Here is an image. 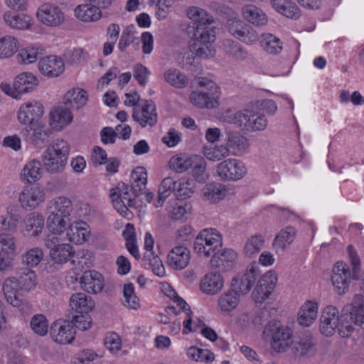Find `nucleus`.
Listing matches in <instances>:
<instances>
[{
	"instance_id": "nucleus-59",
	"label": "nucleus",
	"mask_w": 364,
	"mask_h": 364,
	"mask_svg": "<svg viewBox=\"0 0 364 364\" xmlns=\"http://www.w3.org/2000/svg\"><path fill=\"white\" fill-rule=\"evenodd\" d=\"M123 294L126 306L132 309H136L139 306V299L134 293V288L132 284H124Z\"/></svg>"
},
{
	"instance_id": "nucleus-54",
	"label": "nucleus",
	"mask_w": 364,
	"mask_h": 364,
	"mask_svg": "<svg viewBox=\"0 0 364 364\" xmlns=\"http://www.w3.org/2000/svg\"><path fill=\"white\" fill-rule=\"evenodd\" d=\"M194 161L193 155L191 156L186 155L174 156L169 161V166L178 173H183L191 168Z\"/></svg>"
},
{
	"instance_id": "nucleus-4",
	"label": "nucleus",
	"mask_w": 364,
	"mask_h": 364,
	"mask_svg": "<svg viewBox=\"0 0 364 364\" xmlns=\"http://www.w3.org/2000/svg\"><path fill=\"white\" fill-rule=\"evenodd\" d=\"M131 188L123 182H120L115 188L110 189L109 193L115 192L116 196L127 203L130 208L136 206L135 198L142 194L147 183V173L142 166H138L130 175Z\"/></svg>"
},
{
	"instance_id": "nucleus-35",
	"label": "nucleus",
	"mask_w": 364,
	"mask_h": 364,
	"mask_svg": "<svg viewBox=\"0 0 364 364\" xmlns=\"http://www.w3.org/2000/svg\"><path fill=\"white\" fill-rule=\"evenodd\" d=\"M318 304L312 301H306L298 314V322L303 326H309L316 318Z\"/></svg>"
},
{
	"instance_id": "nucleus-47",
	"label": "nucleus",
	"mask_w": 364,
	"mask_h": 364,
	"mask_svg": "<svg viewBox=\"0 0 364 364\" xmlns=\"http://www.w3.org/2000/svg\"><path fill=\"white\" fill-rule=\"evenodd\" d=\"M264 244V238L262 235L255 234L248 238L244 246V254L245 257H252L257 255Z\"/></svg>"
},
{
	"instance_id": "nucleus-45",
	"label": "nucleus",
	"mask_w": 364,
	"mask_h": 364,
	"mask_svg": "<svg viewBox=\"0 0 364 364\" xmlns=\"http://www.w3.org/2000/svg\"><path fill=\"white\" fill-rule=\"evenodd\" d=\"M176 186L177 181L171 177H166L161 181L159 187V200L156 204V207L162 206L164 200L171 195V193H175Z\"/></svg>"
},
{
	"instance_id": "nucleus-40",
	"label": "nucleus",
	"mask_w": 364,
	"mask_h": 364,
	"mask_svg": "<svg viewBox=\"0 0 364 364\" xmlns=\"http://www.w3.org/2000/svg\"><path fill=\"white\" fill-rule=\"evenodd\" d=\"M274 9L287 18L297 19L300 16V10L291 0H271Z\"/></svg>"
},
{
	"instance_id": "nucleus-3",
	"label": "nucleus",
	"mask_w": 364,
	"mask_h": 364,
	"mask_svg": "<svg viewBox=\"0 0 364 364\" xmlns=\"http://www.w3.org/2000/svg\"><path fill=\"white\" fill-rule=\"evenodd\" d=\"M37 284V277L34 271L26 268L18 273L16 277L6 279L3 285V291L6 301L13 306L19 307L21 299L17 295L18 290H33Z\"/></svg>"
},
{
	"instance_id": "nucleus-32",
	"label": "nucleus",
	"mask_w": 364,
	"mask_h": 364,
	"mask_svg": "<svg viewBox=\"0 0 364 364\" xmlns=\"http://www.w3.org/2000/svg\"><path fill=\"white\" fill-rule=\"evenodd\" d=\"M296 235V229L292 226H287L276 235L272 242L273 249L276 252H284L293 242Z\"/></svg>"
},
{
	"instance_id": "nucleus-27",
	"label": "nucleus",
	"mask_w": 364,
	"mask_h": 364,
	"mask_svg": "<svg viewBox=\"0 0 364 364\" xmlns=\"http://www.w3.org/2000/svg\"><path fill=\"white\" fill-rule=\"evenodd\" d=\"M3 19L8 26L16 30H28L32 26V17L24 14L6 11L3 15Z\"/></svg>"
},
{
	"instance_id": "nucleus-26",
	"label": "nucleus",
	"mask_w": 364,
	"mask_h": 364,
	"mask_svg": "<svg viewBox=\"0 0 364 364\" xmlns=\"http://www.w3.org/2000/svg\"><path fill=\"white\" fill-rule=\"evenodd\" d=\"M87 92L80 88H73L68 90L63 97V105L66 108L79 109L87 102Z\"/></svg>"
},
{
	"instance_id": "nucleus-58",
	"label": "nucleus",
	"mask_w": 364,
	"mask_h": 364,
	"mask_svg": "<svg viewBox=\"0 0 364 364\" xmlns=\"http://www.w3.org/2000/svg\"><path fill=\"white\" fill-rule=\"evenodd\" d=\"M203 154L208 159L213 161H220L230 154L228 147L223 145L205 147Z\"/></svg>"
},
{
	"instance_id": "nucleus-38",
	"label": "nucleus",
	"mask_w": 364,
	"mask_h": 364,
	"mask_svg": "<svg viewBox=\"0 0 364 364\" xmlns=\"http://www.w3.org/2000/svg\"><path fill=\"white\" fill-rule=\"evenodd\" d=\"M75 16L85 22L95 21L100 18L102 13L98 7H95L91 4H82L75 9Z\"/></svg>"
},
{
	"instance_id": "nucleus-60",
	"label": "nucleus",
	"mask_w": 364,
	"mask_h": 364,
	"mask_svg": "<svg viewBox=\"0 0 364 364\" xmlns=\"http://www.w3.org/2000/svg\"><path fill=\"white\" fill-rule=\"evenodd\" d=\"M194 193V185L189 180L181 179L177 181L175 195L181 198L186 199L191 197Z\"/></svg>"
},
{
	"instance_id": "nucleus-55",
	"label": "nucleus",
	"mask_w": 364,
	"mask_h": 364,
	"mask_svg": "<svg viewBox=\"0 0 364 364\" xmlns=\"http://www.w3.org/2000/svg\"><path fill=\"white\" fill-rule=\"evenodd\" d=\"M188 358L196 362L211 363L215 360V355L208 349H202L196 346H191L187 349Z\"/></svg>"
},
{
	"instance_id": "nucleus-30",
	"label": "nucleus",
	"mask_w": 364,
	"mask_h": 364,
	"mask_svg": "<svg viewBox=\"0 0 364 364\" xmlns=\"http://www.w3.org/2000/svg\"><path fill=\"white\" fill-rule=\"evenodd\" d=\"M167 296L173 299V301L180 307L186 314V318L183 321V333H186V331L188 332L196 331L198 327V324H196L192 321L193 312L191 310L188 304L179 296L177 295L176 292L171 289Z\"/></svg>"
},
{
	"instance_id": "nucleus-36",
	"label": "nucleus",
	"mask_w": 364,
	"mask_h": 364,
	"mask_svg": "<svg viewBox=\"0 0 364 364\" xmlns=\"http://www.w3.org/2000/svg\"><path fill=\"white\" fill-rule=\"evenodd\" d=\"M70 306L77 314H88L94 307V302L85 294L76 293L70 296Z\"/></svg>"
},
{
	"instance_id": "nucleus-11",
	"label": "nucleus",
	"mask_w": 364,
	"mask_h": 364,
	"mask_svg": "<svg viewBox=\"0 0 364 364\" xmlns=\"http://www.w3.org/2000/svg\"><path fill=\"white\" fill-rule=\"evenodd\" d=\"M247 173V168L245 164L236 159H228L216 166L217 176L224 181H237Z\"/></svg>"
},
{
	"instance_id": "nucleus-53",
	"label": "nucleus",
	"mask_w": 364,
	"mask_h": 364,
	"mask_svg": "<svg viewBox=\"0 0 364 364\" xmlns=\"http://www.w3.org/2000/svg\"><path fill=\"white\" fill-rule=\"evenodd\" d=\"M18 40L11 36H6L0 38V58H9L18 50Z\"/></svg>"
},
{
	"instance_id": "nucleus-57",
	"label": "nucleus",
	"mask_w": 364,
	"mask_h": 364,
	"mask_svg": "<svg viewBox=\"0 0 364 364\" xmlns=\"http://www.w3.org/2000/svg\"><path fill=\"white\" fill-rule=\"evenodd\" d=\"M41 54L38 48L28 46L19 50L17 59L19 63L30 64L36 61Z\"/></svg>"
},
{
	"instance_id": "nucleus-39",
	"label": "nucleus",
	"mask_w": 364,
	"mask_h": 364,
	"mask_svg": "<svg viewBox=\"0 0 364 364\" xmlns=\"http://www.w3.org/2000/svg\"><path fill=\"white\" fill-rule=\"evenodd\" d=\"M164 78L171 86L177 89L185 88L189 82L188 77L176 68H169L165 70Z\"/></svg>"
},
{
	"instance_id": "nucleus-56",
	"label": "nucleus",
	"mask_w": 364,
	"mask_h": 364,
	"mask_svg": "<svg viewBox=\"0 0 364 364\" xmlns=\"http://www.w3.org/2000/svg\"><path fill=\"white\" fill-rule=\"evenodd\" d=\"M135 27L134 25L127 26L122 31L118 48L122 52H124L126 48L136 41V45L138 46L139 40L135 36Z\"/></svg>"
},
{
	"instance_id": "nucleus-48",
	"label": "nucleus",
	"mask_w": 364,
	"mask_h": 364,
	"mask_svg": "<svg viewBox=\"0 0 364 364\" xmlns=\"http://www.w3.org/2000/svg\"><path fill=\"white\" fill-rule=\"evenodd\" d=\"M293 351L296 357L311 356L315 353L314 343L311 336H306L296 343Z\"/></svg>"
},
{
	"instance_id": "nucleus-34",
	"label": "nucleus",
	"mask_w": 364,
	"mask_h": 364,
	"mask_svg": "<svg viewBox=\"0 0 364 364\" xmlns=\"http://www.w3.org/2000/svg\"><path fill=\"white\" fill-rule=\"evenodd\" d=\"M21 134L25 140L35 144L43 143L48 137L45 127L41 124L36 125L35 124L22 129Z\"/></svg>"
},
{
	"instance_id": "nucleus-19",
	"label": "nucleus",
	"mask_w": 364,
	"mask_h": 364,
	"mask_svg": "<svg viewBox=\"0 0 364 364\" xmlns=\"http://www.w3.org/2000/svg\"><path fill=\"white\" fill-rule=\"evenodd\" d=\"M38 70L45 76L56 77L60 75L65 70L63 60L55 55L41 58L38 62Z\"/></svg>"
},
{
	"instance_id": "nucleus-7",
	"label": "nucleus",
	"mask_w": 364,
	"mask_h": 364,
	"mask_svg": "<svg viewBox=\"0 0 364 364\" xmlns=\"http://www.w3.org/2000/svg\"><path fill=\"white\" fill-rule=\"evenodd\" d=\"M70 149L68 143L60 139L48 146L43 156V163L46 170L51 173L63 172Z\"/></svg>"
},
{
	"instance_id": "nucleus-33",
	"label": "nucleus",
	"mask_w": 364,
	"mask_h": 364,
	"mask_svg": "<svg viewBox=\"0 0 364 364\" xmlns=\"http://www.w3.org/2000/svg\"><path fill=\"white\" fill-rule=\"evenodd\" d=\"M242 14L247 22L256 26H264L268 21L266 14L261 9L252 4L243 6Z\"/></svg>"
},
{
	"instance_id": "nucleus-23",
	"label": "nucleus",
	"mask_w": 364,
	"mask_h": 364,
	"mask_svg": "<svg viewBox=\"0 0 364 364\" xmlns=\"http://www.w3.org/2000/svg\"><path fill=\"white\" fill-rule=\"evenodd\" d=\"M80 284L85 291L97 294L104 287V279L102 275L97 271H85L80 278Z\"/></svg>"
},
{
	"instance_id": "nucleus-61",
	"label": "nucleus",
	"mask_w": 364,
	"mask_h": 364,
	"mask_svg": "<svg viewBox=\"0 0 364 364\" xmlns=\"http://www.w3.org/2000/svg\"><path fill=\"white\" fill-rule=\"evenodd\" d=\"M31 329L39 336H44L48 332V321L45 316L37 314L32 317L30 322Z\"/></svg>"
},
{
	"instance_id": "nucleus-9",
	"label": "nucleus",
	"mask_w": 364,
	"mask_h": 364,
	"mask_svg": "<svg viewBox=\"0 0 364 364\" xmlns=\"http://www.w3.org/2000/svg\"><path fill=\"white\" fill-rule=\"evenodd\" d=\"M228 122L233 124L242 131L257 132L265 129L268 121L263 114L246 109L237 112L232 117H230Z\"/></svg>"
},
{
	"instance_id": "nucleus-10",
	"label": "nucleus",
	"mask_w": 364,
	"mask_h": 364,
	"mask_svg": "<svg viewBox=\"0 0 364 364\" xmlns=\"http://www.w3.org/2000/svg\"><path fill=\"white\" fill-rule=\"evenodd\" d=\"M57 235L52 232L45 240L46 246L50 250V259L56 264H63L69 259H72V263L75 264L76 259L72 247L68 244L60 243Z\"/></svg>"
},
{
	"instance_id": "nucleus-50",
	"label": "nucleus",
	"mask_w": 364,
	"mask_h": 364,
	"mask_svg": "<svg viewBox=\"0 0 364 364\" xmlns=\"http://www.w3.org/2000/svg\"><path fill=\"white\" fill-rule=\"evenodd\" d=\"M238 294L230 291L221 294L218 299V306L222 312L228 313L234 310L239 303Z\"/></svg>"
},
{
	"instance_id": "nucleus-37",
	"label": "nucleus",
	"mask_w": 364,
	"mask_h": 364,
	"mask_svg": "<svg viewBox=\"0 0 364 364\" xmlns=\"http://www.w3.org/2000/svg\"><path fill=\"white\" fill-rule=\"evenodd\" d=\"M38 85L37 78L31 73H23L15 78L14 86L19 94L32 91Z\"/></svg>"
},
{
	"instance_id": "nucleus-31",
	"label": "nucleus",
	"mask_w": 364,
	"mask_h": 364,
	"mask_svg": "<svg viewBox=\"0 0 364 364\" xmlns=\"http://www.w3.org/2000/svg\"><path fill=\"white\" fill-rule=\"evenodd\" d=\"M207 249V257L213 255L222 246V236L216 229H204L200 233Z\"/></svg>"
},
{
	"instance_id": "nucleus-1",
	"label": "nucleus",
	"mask_w": 364,
	"mask_h": 364,
	"mask_svg": "<svg viewBox=\"0 0 364 364\" xmlns=\"http://www.w3.org/2000/svg\"><path fill=\"white\" fill-rule=\"evenodd\" d=\"M347 250L352 271L349 266L343 262H336L332 269V284L338 294H346L349 289L352 280L358 279L360 273V261L356 251L352 245H348Z\"/></svg>"
},
{
	"instance_id": "nucleus-17",
	"label": "nucleus",
	"mask_w": 364,
	"mask_h": 364,
	"mask_svg": "<svg viewBox=\"0 0 364 364\" xmlns=\"http://www.w3.org/2000/svg\"><path fill=\"white\" fill-rule=\"evenodd\" d=\"M43 106L37 101H31L22 104L17 112L18 122L25 125L31 126L43 114Z\"/></svg>"
},
{
	"instance_id": "nucleus-49",
	"label": "nucleus",
	"mask_w": 364,
	"mask_h": 364,
	"mask_svg": "<svg viewBox=\"0 0 364 364\" xmlns=\"http://www.w3.org/2000/svg\"><path fill=\"white\" fill-rule=\"evenodd\" d=\"M261 44L267 53L272 55L281 53L283 48L280 39L272 33L262 34Z\"/></svg>"
},
{
	"instance_id": "nucleus-21",
	"label": "nucleus",
	"mask_w": 364,
	"mask_h": 364,
	"mask_svg": "<svg viewBox=\"0 0 364 364\" xmlns=\"http://www.w3.org/2000/svg\"><path fill=\"white\" fill-rule=\"evenodd\" d=\"M339 324V311L333 306H326L321 316L320 331L322 334L329 336L333 335L336 330H338Z\"/></svg>"
},
{
	"instance_id": "nucleus-18",
	"label": "nucleus",
	"mask_w": 364,
	"mask_h": 364,
	"mask_svg": "<svg viewBox=\"0 0 364 364\" xmlns=\"http://www.w3.org/2000/svg\"><path fill=\"white\" fill-rule=\"evenodd\" d=\"M37 18L43 24L50 26H58L64 21L63 11L58 6L50 4H43L38 9Z\"/></svg>"
},
{
	"instance_id": "nucleus-41",
	"label": "nucleus",
	"mask_w": 364,
	"mask_h": 364,
	"mask_svg": "<svg viewBox=\"0 0 364 364\" xmlns=\"http://www.w3.org/2000/svg\"><path fill=\"white\" fill-rule=\"evenodd\" d=\"M188 17L193 21V27H208L213 23V17L205 10L198 7H193L188 9Z\"/></svg>"
},
{
	"instance_id": "nucleus-43",
	"label": "nucleus",
	"mask_w": 364,
	"mask_h": 364,
	"mask_svg": "<svg viewBox=\"0 0 364 364\" xmlns=\"http://www.w3.org/2000/svg\"><path fill=\"white\" fill-rule=\"evenodd\" d=\"M226 145L229 154L236 156L245 154L248 148L247 139L238 133L229 134Z\"/></svg>"
},
{
	"instance_id": "nucleus-8",
	"label": "nucleus",
	"mask_w": 364,
	"mask_h": 364,
	"mask_svg": "<svg viewBox=\"0 0 364 364\" xmlns=\"http://www.w3.org/2000/svg\"><path fill=\"white\" fill-rule=\"evenodd\" d=\"M198 85L205 87V91H193L190 95V102L200 108L213 109L218 106L220 88L213 80L207 77H198Z\"/></svg>"
},
{
	"instance_id": "nucleus-51",
	"label": "nucleus",
	"mask_w": 364,
	"mask_h": 364,
	"mask_svg": "<svg viewBox=\"0 0 364 364\" xmlns=\"http://www.w3.org/2000/svg\"><path fill=\"white\" fill-rule=\"evenodd\" d=\"M226 192L225 186L218 183H208L203 189L204 197L211 202H216L223 198Z\"/></svg>"
},
{
	"instance_id": "nucleus-24",
	"label": "nucleus",
	"mask_w": 364,
	"mask_h": 364,
	"mask_svg": "<svg viewBox=\"0 0 364 364\" xmlns=\"http://www.w3.org/2000/svg\"><path fill=\"white\" fill-rule=\"evenodd\" d=\"M73 120V114L69 108L59 105L50 112V125L55 130H61Z\"/></svg>"
},
{
	"instance_id": "nucleus-6",
	"label": "nucleus",
	"mask_w": 364,
	"mask_h": 364,
	"mask_svg": "<svg viewBox=\"0 0 364 364\" xmlns=\"http://www.w3.org/2000/svg\"><path fill=\"white\" fill-rule=\"evenodd\" d=\"M188 33L191 34L189 48L196 57L206 58L213 55L212 43L215 40L214 27H193Z\"/></svg>"
},
{
	"instance_id": "nucleus-2",
	"label": "nucleus",
	"mask_w": 364,
	"mask_h": 364,
	"mask_svg": "<svg viewBox=\"0 0 364 364\" xmlns=\"http://www.w3.org/2000/svg\"><path fill=\"white\" fill-rule=\"evenodd\" d=\"M47 209L48 229L54 234L63 233L70 223V216L73 210L71 200L65 196L55 197L48 202Z\"/></svg>"
},
{
	"instance_id": "nucleus-63",
	"label": "nucleus",
	"mask_w": 364,
	"mask_h": 364,
	"mask_svg": "<svg viewBox=\"0 0 364 364\" xmlns=\"http://www.w3.org/2000/svg\"><path fill=\"white\" fill-rule=\"evenodd\" d=\"M225 52L228 55L235 58L236 60H244L247 58V53L241 45L235 41H228L225 45Z\"/></svg>"
},
{
	"instance_id": "nucleus-14",
	"label": "nucleus",
	"mask_w": 364,
	"mask_h": 364,
	"mask_svg": "<svg viewBox=\"0 0 364 364\" xmlns=\"http://www.w3.org/2000/svg\"><path fill=\"white\" fill-rule=\"evenodd\" d=\"M260 274L258 264L251 263L244 274L235 277L231 282V289L237 294H245L248 293L255 283Z\"/></svg>"
},
{
	"instance_id": "nucleus-42",
	"label": "nucleus",
	"mask_w": 364,
	"mask_h": 364,
	"mask_svg": "<svg viewBox=\"0 0 364 364\" xmlns=\"http://www.w3.org/2000/svg\"><path fill=\"white\" fill-rule=\"evenodd\" d=\"M25 230L31 236H38L44 227V218L36 213L28 214L24 219Z\"/></svg>"
},
{
	"instance_id": "nucleus-62",
	"label": "nucleus",
	"mask_w": 364,
	"mask_h": 364,
	"mask_svg": "<svg viewBox=\"0 0 364 364\" xmlns=\"http://www.w3.org/2000/svg\"><path fill=\"white\" fill-rule=\"evenodd\" d=\"M194 163L191 166L193 175L198 181L205 180L204 173L206 169V163L204 159L198 155H193Z\"/></svg>"
},
{
	"instance_id": "nucleus-64",
	"label": "nucleus",
	"mask_w": 364,
	"mask_h": 364,
	"mask_svg": "<svg viewBox=\"0 0 364 364\" xmlns=\"http://www.w3.org/2000/svg\"><path fill=\"white\" fill-rule=\"evenodd\" d=\"M73 328L81 331H87L91 327V318L88 314H77L73 316L72 321Z\"/></svg>"
},
{
	"instance_id": "nucleus-12",
	"label": "nucleus",
	"mask_w": 364,
	"mask_h": 364,
	"mask_svg": "<svg viewBox=\"0 0 364 364\" xmlns=\"http://www.w3.org/2000/svg\"><path fill=\"white\" fill-rule=\"evenodd\" d=\"M264 333L271 336V346L277 352H284L293 343V331L285 326H277L267 328Z\"/></svg>"
},
{
	"instance_id": "nucleus-22",
	"label": "nucleus",
	"mask_w": 364,
	"mask_h": 364,
	"mask_svg": "<svg viewBox=\"0 0 364 364\" xmlns=\"http://www.w3.org/2000/svg\"><path fill=\"white\" fill-rule=\"evenodd\" d=\"M191 252L184 245L173 247L167 255V264L174 269H183L190 262Z\"/></svg>"
},
{
	"instance_id": "nucleus-44",
	"label": "nucleus",
	"mask_w": 364,
	"mask_h": 364,
	"mask_svg": "<svg viewBox=\"0 0 364 364\" xmlns=\"http://www.w3.org/2000/svg\"><path fill=\"white\" fill-rule=\"evenodd\" d=\"M41 162L37 160H33L27 163L21 171V180L28 183H32L39 180L41 176Z\"/></svg>"
},
{
	"instance_id": "nucleus-15",
	"label": "nucleus",
	"mask_w": 364,
	"mask_h": 364,
	"mask_svg": "<svg viewBox=\"0 0 364 364\" xmlns=\"http://www.w3.org/2000/svg\"><path fill=\"white\" fill-rule=\"evenodd\" d=\"M132 118L141 127H154L158 120L155 103L152 100H142L139 105L133 108Z\"/></svg>"
},
{
	"instance_id": "nucleus-28",
	"label": "nucleus",
	"mask_w": 364,
	"mask_h": 364,
	"mask_svg": "<svg viewBox=\"0 0 364 364\" xmlns=\"http://www.w3.org/2000/svg\"><path fill=\"white\" fill-rule=\"evenodd\" d=\"M90 236L87 225L82 222H75L70 224L66 232L68 240L76 245L85 242Z\"/></svg>"
},
{
	"instance_id": "nucleus-52",
	"label": "nucleus",
	"mask_w": 364,
	"mask_h": 364,
	"mask_svg": "<svg viewBox=\"0 0 364 364\" xmlns=\"http://www.w3.org/2000/svg\"><path fill=\"white\" fill-rule=\"evenodd\" d=\"M272 311L274 310L265 307L255 312L252 318V324L256 327L265 325L264 330L267 328H272L277 323L275 320L272 319Z\"/></svg>"
},
{
	"instance_id": "nucleus-25",
	"label": "nucleus",
	"mask_w": 364,
	"mask_h": 364,
	"mask_svg": "<svg viewBox=\"0 0 364 364\" xmlns=\"http://www.w3.org/2000/svg\"><path fill=\"white\" fill-rule=\"evenodd\" d=\"M224 286L223 277L218 272L206 274L200 281L201 291L209 295H214L221 291Z\"/></svg>"
},
{
	"instance_id": "nucleus-29",
	"label": "nucleus",
	"mask_w": 364,
	"mask_h": 364,
	"mask_svg": "<svg viewBox=\"0 0 364 364\" xmlns=\"http://www.w3.org/2000/svg\"><path fill=\"white\" fill-rule=\"evenodd\" d=\"M237 259V253L231 249L218 251L212 255L210 264L212 267L228 270Z\"/></svg>"
},
{
	"instance_id": "nucleus-13",
	"label": "nucleus",
	"mask_w": 364,
	"mask_h": 364,
	"mask_svg": "<svg viewBox=\"0 0 364 364\" xmlns=\"http://www.w3.org/2000/svg\"><path fill=\"white\" fill-rule=\"evenodd\" d=\"M226 28L232 36L246 44H253L259 39L258 33L240 18L228 19Z\"/></svg>"
},
{
	"instance_id": "nucleus-20",
	"label": "nucleus",
	"mask_w": 364,
	"mask_h": 364,
	"mask_svg": "<svg viewBox=\"0 0 364 364\" xmlns=\"http://www.w3.org/2000/svg\"><path fill=\"white\" fill-rule=\"evenodd\" d=\"M44 200L45 193L37 186L25 187L19 195L21 205L26 209H34Z\"/></svg>"
},
{
	"instance_id": "nucleus-46",
	"label": "nucleus",
	"mask_w": 364,
	"mask_h": 364,
	"mask_svg": "<svg viewBox=\"0 0 364 364\" xmlns=\"http://www.w3.org/2000/svg\"><path fill=\"white\" fill-rule=\"evenodd\" d=\"M143 263L146 268L151 269L158 277H163L165 274V269L161 259L154 255L153 252H145Z\"/></svg>"
},
{
	"instance_id": "nucleus-16",
	"label": "nucleus",
	"mask_w": 364,
	"mask_h": 364,
	"mask_svg": "<svg viewBox=\"0 0 364 364\" xmlns=\"http://www.w3.org/2000/svg\"><path fill=\"white\" fill-rule=\"evenodd\" d=\"M50 335L55 342L65 345L71 343L75 340V330L70 321L58 320L53 323Z\"/></svg>"
},
{
	"instance_id": "nucleus-5",
	"label": "nucleus",
	"mask_w": 364,
	"mask_h": 364,
	"mask_svg": "<svg viewBox=\"0 0 364 364\" xmlns=\"http://www.w3.org/2000/svg\"><path fill=\"white\" fill-rule=\"evenodd\" d=\"M364 323L363 304L359 296H355L351 304L345 305L339 314L338 331L341 336L348 337L354 330V325Z\"/></svg>"
}]
</instances>
